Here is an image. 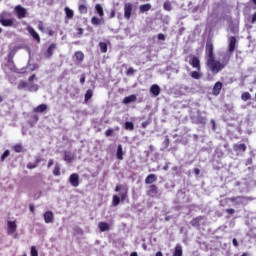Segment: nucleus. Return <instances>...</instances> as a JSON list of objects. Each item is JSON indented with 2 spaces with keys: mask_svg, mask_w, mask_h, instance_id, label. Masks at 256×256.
<instances>
[{
  "mask_svg": "<svg viewBox=\"0 0 256 256\" xmlns=\"http://www.w3.org/2000/svg\"><path fill=\"white\" fill-rule=\"evenodd\" d=\"M237 199H244V197L243 196L232 197V198H230V201L232 203H235V201H237Z\"/></svg>",
  "mask_w": 256,
  "mask_h": 256,
  "instance_id": "49530a36",
  "label": "nucleus"
},
{
  "mask_svg": "<svg viewBox=\"0 0 256 256\" xmlns=\"http://www.w3.org/2000/svg\"><path fill=\"white\" fill-rule=\"evenodd\" d=\"M146 195L148 197H159L161 194L159 193V187L155 184H151L146 191Z\"/></svg>",
  "mask_w": 256,
  "mask_h": 256,
  "instance_id": "20e7f679",
  "label": "nucleus"
},
{
  "mask_svg": "<svg viewBox=\"0 0 256 256\" xmlns=\"http://www.w3.org/2000/svg\"><path fill=\"white\" fill-rule=\"evenodd\" d=\"M135 101H137V96L135 94L127 96L123 99L124 105H129V103H135Z\"/></svg>",
  "mask_w": 256,
  "mask_h": 256,
  "instance_id": "6ab92c4d",
  "label": "nucleus"
},
{
  "mask_svg": "<svg viewBox=\"0 0 256 256\" xmlns=\"http://www.w3.org/2000/svg\"><path fill=\"white\" fill-rule=\"evenodd\" d=\"M135 73V69L133 68H129L127 71H126V75H133Z\"/></svg>",
  "mask_w": 256,
  "mask_h": 256,
  "instance_id": "de8ad7c7",
  "label": "nucleus"
},
{
  "mask_svg": "<svg viewBox=\"0 0 256 256\" xmlns=\"http://www.w3.org/2000/svg\"><path fill=\"white\" fill-rule=\"evenodd\" d=\"M91 23L94 26L104 25L105 24V19L103 17L97 18V16H94V17L91 18Z\"/></svg>",
  "mask_w": 256,
  "mask_h": 256,
  "instance_id": "f3484780",
  "label": "nucleus"
},
{
  "mask_svg": "<svg viewBox=\"0 0 256 256\" xmlns=\"http://www.w3.org/2000/svg\"><path fill=\"white\" fill-rule=\"evenodd\" d=\"M57 49V44L52 43L50 46L47 48L46 52L44 53V57L46 59H51L53 57V51Z\"/></svg>",
  "mask_w": 256,
  "mask_h": 256,
  "instance_id": "1a4fd4ad",
  "label": "nucleus"
},
{
  "mask_svg": "<svg viewBox=\"0 0 256 256\" xmlns=\"http://www.w3.org/2000/svg\"><path fill=\"white\" fill-rule=\"evenodd\" d=\"M189 65H191L193 69H196V71H201V60H199V57L192 56V58L189 60Z\"/></svg>",
  "mask_w": 256,
  "mask_h": 256,
  "instance_id": "423d86ee",
  "label": "nucleus"
},
{
  "mask_svg": "<svg viewBox=\"0 0 256 256\" xmlns=\"http://www.w3.org/2000/svg\"><path fill=\"white\" fill-rule=\"evenodd\" d=\"M114 17H115V10H111L110 19H113Z\"/></svg>",
  "mask_w": 256,
  "mask_h": 256,
  "instance_id": "bf43d9fd",
  "label": "nucleus"
},
{
  "mask_svg": "<svg viewBox=\"0 0 256 256\" xmlns=\"http://www.w3.org/2000/svg\"><path fill=\"white\" fill-rule=\"evenodd\" d=\"M15 23V20L13 19H1V25H3V27H13Z\"/></svg>",
  "mask_w": 256,
  "mask_h": 256,
  "instance_id": "412c9836",
  "label": "nucleus"
},
{
  "mask_svg": "<svg viewBox=\"0 0 256 256\" xmlns=\"http://www.w3.org/2000/svg\"><path fill=\"white\" fill-rule=\"evenodd\" d=\"M28 91H30L31 93H36V91H39V85L33 82L28 83Z\"/></svg>",
  "mask_w": 256,
  "mask_h": 256,
  "instance_id": "bb28decb",
  "label": "nucleus"
},
{
  "mask_svg": "<svg viewBox=\"0 0 256 256\" xmlns=\"http://www.w3.org/2000/svg\"><path fill=\"white\" fill-rule=\"evenodd\" d=\"M64 161H66V163H71V161H73V154H71V151H64Z\"/></svg>",
  "mask_w": 256,
  "mask_h": 256,
  "instance_id": "b1692460",
  "label": "nucleus"
},
{
  "mask_svg": "<svg viewBox=\"0 0 256 256\" xmlns=\"http://www.w3.org/2000/svg\"><path fill=\"white\" fill-rule=\"evenodd\" d=\"M213 50V42L208 40L205 46L206 67L210 69L213 75H217V73H221V71H223V69L229 65V61H231V55H224L221 62L215 59V53Z\"/></svg>",
  "mask_w": 256,
  "mask_h": 256,
  "instance_id": "f257e3e1",
  "label": "nucleus"
},
{
  "mask_svg": "<svg viewBox=\"0 0 256 256\" xmlns=\"http://www.w3.org/2000/svg\"><path fill=\"white\" fill-rule=\"evenodd\" d=\"M39 163H41V159H40V158L36 159L35 164L38 166V165H39Z\"/></svg>",
  "mask_w": 256,
  "mask_h": 256,
  "instance_id": "e2e57ef3",
  "label": "nucleus"
},
{
  "mask_svg": "<svg viewBox=\"0 0 256 256\" xmlns=\"http://www.w3.org/2000/svg\"><path fill=\"white\" fill-rule=\"evenodd\" d=\"M75 57H76V60L79 61V63L83 62V59H85V54H83V52L81 51H77L75 52Z\"/></svg>",
  "mask_w": 256,
  "mask_h": 256,
  "instance_id": "72a5a7b5",
  "label": "nucleus"
},
{
  "mask_svg": "<svg viewBox=\"0 0 256 256\" xmlns=\"http://www.w3.org/2000/svg\"><path fill=\"white\" fill-rule=\"evenodd\" d=\"M190 77H192V79H200L201 78V73H199V71H192L190 73Z\"/></svg>",
  "mask_w": 256,
  "mask_h": 256,
  "instance_id": "e433bc0d",
  "label": "nucleus"
},
{
  "mask_svg": "<svg viewBox=\"0 0 256 256\" xmlns=\"http://www.w3.org/2000/svg\"><path fill=\"white\" fill-rule=\"evenodd\" d=\"M29 209H30L31 213H35V206L33 204H31L29 206Z\"/></svg>",
  "mask_w": 256,
  "mask_h": 256,
  "instance_id": "4d7b16f0",
  "label": "nucleus"
},
{
  "mask_svg": "<svg viewBox=\"0 0 256 256\" xmlns=\"http://www.w3.org/2000/svg\"><path fill=\"white\" fill-rule=\"evenodd\" d=\"M228 51L229 53H233L237 47V38L235 36H231L228 39Z\"/></svg>",
  "mask_w": 256,
  "mask_h": 256,
  "instance_id": "0eeeda50",
  "label": "nucleus"
},
{
  "mask_svg": "<svg viewBox=\"0 0 256 256\" xmlns=\"http://www.w3.org/2000/svg\"><path fill=\"white\" fill-rule=\"evenodd\" d=\"M80 83L81 85H84L85 84V74H82L81 77H80Z\"/></svg>",
  "mask_w": 256,
  "mask_h": 256,
  "instance_id": "603ef678",
  "label": "nucleus"
},
{
  "mask_svg": "<svg viewBox=\"0 0 256 256\" xmlns=\"http://www.w3.org/2000/svg\"><path fill=\"white\" fill-rule=\"evenodd\" d=\"M242 101H249L251 99V94L249 92H244L241 95Z\"/></svg>",
  "mask_w": 256,
  "mask_h": 256,
  "instance_id": "4c0bfd02",
  "label": "nucleus"
},
{
  "mask_svg": "<svg viewBox=\"0 0 256 256\" xmlns=\"http://www.w3.org/2000/svg\"><path fill=\"white\" fill-rule=\"evenodd\" d=\"M201 173V170L199 168H194V175H199Z\"/></svg>",
  "mask_w": 256,
  "mask_h": 256,
  "instance_id": "13d9d810",
  "label": "nucleus"
},
{
  "mask_svg": "<svg viewBox=\"0 0 256 256\" xmlns=\"http://www.w3.org/2000/svg\"><path fill=\"white\" fill-rule=\"evenodd\" d=\"M14 13L18 19H25V17H27V9L21 5L15 6Z\"/></svg>",
  "mask_w": 256,
  "mask_h": 256,
  "instance_id": "7ed1b4c3",
  "label": "nucleus"
},
{
  "mask_svg": "<svg viewBox=\"0 0 256 256\" xmlns=\"http://www.w3.org/2000/svg\"><path fill=\"white\" fill-rule=\"evenodd\" d=\"M35 77H36V75H35V74H32V75L28 78L29 83H33V81H35Z\"/></svg>",
  "mask_w": 256,
  "mask_h": 256,
  "instance_id": "3c124183",
  "label": "nucleus"
},
{
  "mask_svg": "<svg viewBox=\"0 0 256 256\" xmlns=\"http://www.w3.org/2000/svg\"><path fill=\"white\" fill-rule=\"evenodd\" d=\"M98 227L102 233L105 231H109V229H111V226H109V224H107L106 222H100L98 224Z\"/></svg>",
  "mask_w": 256,
  "mask_h": 256,
  "instance_id": "393cba45",
  "label": "nucleus"
},
{
  "mask_svg": "<svg viewBox=\"0 0 256 256\" xmlns=\"http://www.w3.org/2000/svg\"><path fill=\"white\" fill-rule=\"evenodd\" d=\"M256 22V12L252 15L251 23L254 24Z\"/></svg>",
  "mask_w": 256,
  "mask_h": 256,
  "instance_id": "6e6d98bb",
  "label": "nucleus"
},
{
  "mask_svg": "<svg viewBox=\"0 0 256 256\" xmlns=\"http://www.w3.org/2000/svg\"><path fill=\"white\" fill-rule=\"evenodd\" d=\"M77 35H83V28H77Z\"/></svg>",
  "mask_w": 256,
  "mask_h": 256,
  "instance_id": "5fc2aeb1",
  "label": "nucleus"
},
{
  "mask_svg": "<svg viewBox=\"0 0 256 256\" xmlns=\"http://www.w3.org/2000/svg\"><path fill=\"white\" fill-rule=\"evenodd\" d=\"M225 211H226V213H228V215H235V209H233V208H228Z\"/></svg>",
  "mask_w": 256,
  "mask_h": 256,
  "instance_id": "c03bdc74",
  "label": "nucleus"
},
{
  "mask_svg": "<svg viewBox=\"0 0 256 256\" xmlns=\"http://www.w3.org/2000/svg\"><path fill=\"white\" fill-rule=\"evenodd\" d=\"M69 183L72 185V187H77L79 185V174H71L69 177Z\"/></svg>",
  "mask_w": 256,
  "mask_h": 256,
  "instance_id": "9d476101",
  "label": "nucleus"
},
{
  "mask_svg": "<svg viewBox=\"0 0 256 256\" xmlns=\"http://www.w3.org/2000/svg\"><path fill=\"white\" fill-rule=\"evenodd\" d=\"M93 97V90L92 89H88L85 93V98H84V102L88 103V101H90V99H92Z\"/></svg>",
  "mask_w": 256,
  "mask_h": 256,
  "instance_id": "c756f323",
  "label": "nucleus"
},
{
  "mask_svg": "<svg viewBox=\"0 0 256 256\" xmlns=\"http://www.w3.org/2000/svg\"><path fill=\"white\" fill-rule=\"evenodd\" d=\"M221 89H223V83L221 81L216 82L212 88V95L215 97L219 96L221 94Z\"/></svg>",
  "mask_w": 256,
  "mask_h": 256,
  "instance_id": "6e6552de",
  "label": "nucleus"
},
{
  "mask_svg": "<svg viewBox=\"0 0 256 256\" xmlns=\"http://www.w3.org/2000/svg\"><path fill=\"white\" fill-rule=\"evenodd\" d=\"M53 175H55V177H59V175H61V167H59V165L55 166L53 170Z\"/></svg>",
  "mask_w": 256,
  "mask_h": 256,
  "instance_id": "ea45409f",
  "label": "nucleus"
},
{
  "mask_svg": "<svg viewBox=\"0 0 256 256\" xmlns=\"http://www.w3.org/2000/svg\"><path fill=\"white\" fill-rule=\"evenodd\" d=\"M151 7L150 3L142 4L139 6V11L140 13H147V11H151Z\"/></svg>",
  "mask_w": 256,
  "mask_h": 256,
  "instance_id": "5701e85b",
  "label": "nucleus"
},
{
  "mask_svg": "<svg viewBox=\"0 0 256 256\" xmlns=\"http://www.w3.org/2000/svg\"><path fill=\"white\" fill-rule=\"evenodd\" d=\"M233 149L236 153H245V151H247V145H245V144H234Z\"/></svg>",
  "mask_w": 256,
  "mask_h": 256,
  "instance_id": "4468645a",
  "label": "nucleus"
},
{
  "mask_svg": "<svg viewBox=\"0 0 256 256\" xmlns=\"http://www.w3.org/2000/svg\"><path fill=\"white\" fill-rule=\"evenodd\" d=\"M95 11L98 13L99 17L105 16V12L103 11V6H101V4L95 5Z\"/></svg>",
  "mask_w": 256,
  "mask_h": 256,
  "instance_id": "cd10ccee",
  "label": "nucleus"
},
{
  "mask_svg": "<svg viewBox=\"0 0 256 256\" xmlns=\"http://www.w3.org/2000/svg\"><path fill=\"white\" fill-rule=\"evenodd\" d=\"M48 35H53V31L52 30H50L49 32H48Z\"/></svg>",
  "mask_w": 256,
  "mask_h": 256,
  "instance_id": "774afa93",
  "label": "nucleus"
},
{
  "mask_svg": "<svg viewBox=\"0 0 256 256\" xmlns=\"http://www.w3.org/2000/svg\"><path fill=\"white\" fill-rule=\"evenodd\" d=\"M150 93L154 96V97H159V95L161 94V87H159V85L157 84H153L150 87Z\"/></svg>",
  "mask_w": 256,
  "mask_h": 256,
  "instance_id": "ddd939ff",
  "label": "nucleus"
},
{
  "mask_svg": "<svg viewBox=\"0 0 256 256\" xmlns=\"http://www.w3.org/2000/svg\"><path fill=\"white\" fill-rule=\"evenodd\" d=\"M38 29L40 30V31H43V25H38Z\"/></svg>",
  "mask_w": 256,
  "mask_h": 256,
  "instance_id": "338daca9",
  "label": "nucleus"
},
{
  "mask_svg": "<svg viewBox=\"0 0 256 256\" xmlns=\"http://www.w3.org/2000/svg\"><path fill=\"white\" fill-rule=\"evenodd\" d=\"M64 11H65V14H66V19H73V16L75 15L73 10H71L69 7H65Z\"/></svg>",
  "mask_w": 256,
  "mask_h": 256,
  "instance_id": "c85d7f7f",
  "label": "nucleus"
},
{
  "mask_svg": "<svg viewBox=\"0 0 256 256\" xmlns=\"http://www.w3.org/2000/svg\"><path fill=\"white\" fill-rule=\"evenodd\" d=\"M78 10H79V13H81V15H85L87 14V6L85 4H80L78 6Z\"/></svg>",
  "mask_w": 256,
  "mask_h": 256,
  "instance_id": "f704fd0d",
  "label": "nucleus"
},
{
  "mask_svg": "<svg viewBox=\"0 0 256 256\" xmlns=\"http://www.w3.org/2000/svg\"><path fill=\"white\" fill-rule=\"evenodd\" d=\"M142 248L144 249V251H147V244H142Z\"/></svg>",
  "mask_w": 256,
  "mask_h": 256,
  "instance_id": "0e129e2a",
  "label": "nucleus"
},
{
  "mask_svg": "<svg viewBox=\"0 0 256 256\" xmlns=\"http://www.w3.org/2000/svg\"><path fill=\"white\" fill-rule=\"evenodd\" d=\"M133 13V4L131 2H127L124 4V17L129 20L131 19V15Z\"/></svg>",
  "mask_w": 256,
  "mask_h": 256,
  "instance_id": "39448f33",
  "label": "nucleus"
},
{
  "mask_svg": "<svg viewBox=\"0 0 256 256\" xmlns=\"http://www.w3.org/2000/svg\"><path fill=\"white\" fill-rule=\"evenodd\" d=\"M13 149H14L15 153L23 152V146H21V144L14 145Z\"/></svg>",
  "mask_w": 256,
  "mask_h": 256,
  "instance_id": "a19ab883",
  "label": "nucleus"
},
{
  "mask_svg": "<svg viewBox=\"0 0 256 256\" xmlns=\"http://www.w3.org/2000/svg\"><path fill=\"white\" fill-rule=\"evenodd\" d=\"M27 31L31 35V37H33V39L37 41V43H41V37L39 36V33H37L35 29H33V27H28Z\"/></svg>",
  "mask_w": 256,
  "mask_h": 256,
  "instance_id": "9b49d317",
  "label": "nucleus"
},
{
  "mask_svg": "<svg viewBox=\"0 0 256 256\" xmlns=\"http://www.w3.org/2000/svg\"><path fill=\"white\" fill-rule=\"evenodd\" d=\"M15 231H17V224L15 223V221H8V235H13Z\"/></svg>",
  "mask_w": 256,
  "mask_h": 256,
  "instance_id": "dca6fc26",
  "label": "nucleus"
},
{
  "mask_svg": "<svg viewBox=\"0 0 256 256\" xmlns=\"http://www.w3.org/2000/svg\"><path fill=\"white\" fill-rule=\"evenodd\" d=\"M155 256H163V252L158 251V252H156Z\"/></svg>",
  "mask_w": 256,
  "mask_h": 256,
  "instance_id": "680f3d73",
  "label": "nucleus"
},
{
  "mask_svg": "<svg viewBox=\"0 0 256 256\" xmlns=\"http://www.w3.org/2000/svg\"><path fill=\"white\" fill-rule=\"evenodd\" d=\"M148 126H149V121L142 122V124H141V127L143 129H147Z\"/></svg>",
  "mask_w": 256,
  "mask_h": 256,
  "instance_id": "8fccbe9b",
  "label": "nucleus"
},
{
  "mask_svg": "<svg viewBox=\"0 0 256 256\" xmlns=\"http://www.w3.org/2000/svg\"><path fill=\"white\" fill-rule=\"evenodd\" d=\"M164 11H173V6L171 4V1L166 0L163 4Z\"/></svg>",
  "mask_w": 256,
  "mask_h": 256,
  "instance_id": "2f4dec72",
  "label": "nucleus"
},
{
  "mask_svg": "<svg viewBox=\"0 0 256 256\" xmlns=\"http://www.w3.org/2000/svg\"><path fill=\"white\" fill-rule=\"evenodd\" d=\"M203 219H205V216L195 217L190 221V225H192V227H201V222Z\"/></svg>",
  "mask_w": 256,
  "mask_h": 256,
  "instance_id": "f8f14e48",
  "label": "nucleus"
},
{
  "mask_svg": "<svg viewBox=\"0 0 256 256\" xmlns=\"http://www.w3.org/2000/svg\"><path fill=\"white\" fill-rule=\"evenodd\" d=\"M9 155H10L9 150H6V151L2 154V156H1L2 161H3L4 159H7V157H9Z\"/></svg>",
  "mask_w": 256,
  "mask_h": 256,
  "instance_id": "37998d69",
  "label": "nucleus"
},
{
  "mask_svg": "<svg viewBox=\"0 0 256 256\" xmlns=\"http://www.w3.org/2000/svg\"><path fill=\"white\" fill-rule=\"evenodd\" d=\"M47 111L46 104H40L36 108L33 109L34 113H45Z\"/></svg>",
  "mask_w": 256,
  "mask_h": 256,
  "instance_id": "4be33fe9",
  "label": "nucleus"
},
{
  "mask_svg": "<svg viewBox=\"0 0 256 256\" xmlns=\"http://www.w3.org/2000/svg\"><path fill=\"white\" fill-rule=\"evenodd\" d=\"M156 181H157V175H155V174H149L145 178L146 185H153V183H155Z\"/></svg>",
  "mask_w": 256,
  "mask_h": 256,
  "instance_id": "a211bd4d",
  "label": "nucleus"
},
{
  "mask_svg": "<svg viewBox=\"0 0 256 256\" xmlns=\"http://www.w3.org/2000/svg\"><path fill=\"white\" fill-rule=\"evenodd\" d=\"M54 220H55V216L53 215V212L46 211L44 213V221H45V223H53Z\"/></svg>",
  "mask_w": 256,
  "mask_h": 256,
  "instance_id": "2eb2a0df",
  "label": "nucleus"
},
{
  "mask_svg": "<svg viewBox=\"0 0 256 256\" xmlns=\"http://www.w3.org/2000/svg\"><path fill=\"white\" fill-rule=\"evenodd\" d=\"M100 51L101 53H107V43L105 42H100L99 43Z\"/></svg>",
  "mask_w": 256,
  "mask_h": 256,
  "instance_id": "c9c22d12",
  "label": "nucleus"
},
{
  "mask_svg": "<svg viewBox=\"0 0 256 256\" xmlns=\"http://www.w3.org/2000/svg\"><path fill=\"white\" fill-rule=\"evenodd\" d=\"M116 193L120 192V197L117 195H114L112 198V205L113 207H118V205L121 203V201H125L127 197H129V188L124 185H117L114 189Z\"/></svg>",
  "mask_w": 256,
  "mask_h": 256,
  "instance_id": "f03ea898",
  "label": "nucleus"
},
{
  "mask_svg": "<svg viewBox=\"0 0 256 256\" xmlns=\"http://www.w3.org/2000/svg\"><path fill=\"white\" fill-rule=\"evenodd\" d=\"M158 40L165 41V34H163V33L158 34Z\"/></svg>",
  "mask_w": 256,
  "mask_h": 256,
  "instance_id": "09e8293b",
  "label": "nucleus"
},
{
  "mask_svg": "<svg viewBox=\"0 0 256 256\" xmlns=\"http://www.w3.org/2000/svg\"><path fill=\"white\" fill-rule=\"evenodd\" d=\"M130 256H139V255L137 254V252H132V253L130 254Z\"/></svg>",
  "mask_w": 256,
  "mask_h": 256,
  "instance_id": "69168bd1",
  "label": "nucleus"
},
{
  "mask_svg": "<svg viewBox=\"0 0 256 256\" xmlns=\"http://www.w3.org/2000/svg\"><path fill=\"white\" fill-rule=\"evenodd\" d=\"M232 243L234 247H239V242H237V238H233Z\"/></svg>",
  "mask_w": 256,
  "mask_h": 256,
  "instance_id": "864d4df0",
  "label": "nucleus"
},
{
  "mask_svg": "<svg viewBox=\"0 0 256 256\" xmlns=\"http://www.w3.org/2000/svg\"><path fill=\"white\" fill-rule=\"evenodd\" d=\"M115 131H119V126H116L114 129H111V128L107 129V130L105 131V136H106V137H112V136H113V133H114Z\"/></svg>",
  "mask_w": 256,
  "mask_h": 256,
  "instance_id": "473e14b6",
  "label": "nucleus"
},
{
  "mask_svg": "<svg viewBox=\"0 0 256 256\" xmlns=\"http://www.w3.org/2000/svg\"><path fill=\"white\" fill-rule=\"evenodd\" d=\"M29 88V82L21 81L18 84V89H28Z\"/></svg>",
  "mask_w": 256,
  "mask_h": 256,
  "instance_id": "58836bf2",
  "label": "nucleus"
},
{
  "mask_svg": "<svg viewBox=\"0 0 256 256\" xmlns=\"http://www.w3.org/2000/svg\"><path fill=\"white\" fill-rule=\"evenodd\" d=\"M31 256H39V252H37V248H35V246L31 247Z\"/></svg>",
  "mask_w": 256,
  "mask_h": 256,
  "instance_id": "79ce46f5",
  "label": "nucleus"
},
{
  "mask_svg": "<svg viewBox=\"0 0 256 256\" xmlns=\"http://www.w3.org/2000/svg\"><path fill=\"white\" fill-rule=\"evenodd\" d=\"M172 256H183V246L181 244L175 246Z\"/></svg>",
  "mask_w": 256,
  "mask_h": 256,
  "instance_id": "aec40b11",
  "label": "nucleus"
},
{
  "mask_svg": "<svg viewBox=\"0 0 256 256\" xmlns=\"http://www.w3.org/2000/svg\"><path fill=\"white\" fill-rule=\"evenodd\" d=\"M35 168H37V164H33V163L27 164V169H35Z\"/></svg>",
  "mask_w": 256,
  "mask_h": 256,
  "instance_id": "a18cd8bd",
  "label": "nucleus"
},
{
  "mask_svg": "<svg viewBox=\"0 0 256 256\" xmlns=\"http://www.w3.org/2000/svg\"><path fill=\"white\" fill-rule=\"evenodd\" d=\"M116 157L119 161H123V146L121 144L117 147Z\"/></svg>",
  "mask_w": 256,
  "mask_h": 256,
  "instance_id": "a878e982",
  "label": "nucleus"
},
{
  "mask_svg": "<svg viewBox=\"0 0 256 256\" xmlns=\"http://www.w3.org/2000/svg\"><path fill=\"white\" fill-rule=\"evenodd\" d=\"M53 165V159H50L49 162H48V169Z\"/></svg>",
  "mask_w": 256,
  "mask_h": 256,
  "instance_id": "052dcab7",
  "label": "nucleus"
},
{
  "mask_svg": "<svg viewBox=\"0 0 256 256\" xmlns=\"http://www.w3.org/2000/svg\"><path fill=\"white\" fill-rule=\"evenodd\" d=\"M124 129L126 131H133L135 129V124H133V122L126 121L124 124Z\"/></svg>",
  "mask_w": 256,
  "mask_h": 256,
  "instance_id": "7c9ffc66",
  "label": "nucleus"
}]
</instances>
